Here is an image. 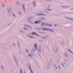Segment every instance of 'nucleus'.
I'll list each match as a JSON object with an SVG mask.
<instances>
[{"instance_id": "obj_16", "label": "nucleus", "mask_w": 73, "mask_h": 73, "mask_svg": "<svg viewBox=\"0 0 73 73\" xmlns=\"http://www.w3.org/2000/svg\"><path fill=\"white\" fill-rule=\"evenodd\" d=\"M20 71H21V73H23V72H22V70H21Z\"/></svg>"}, {"instance_id": "obj_22", "label": "nucleus", "mask_w": 73, "mask_h": 73, "mask_svg": "<svg viewBox=\"0 0 73 73\" xmlns=\"http://www.w3.org/2000/svg\"><path fill=\"white\" fill-rule=\"evenodd\" d=\"M48 25V23L46 24V26H47V25Z\"/></svg>"}, {"instance_id": "obj_12", "label": "nucleus", "mask_w": 73, "mask_h": 73, "mask_svg": "<svg viewBox=\"0 0 73 73\" xmlns=\"http://www.w3.org/2000/svg\"><path fill=\"white\" fill-rule=\"evenodd\" d=\"M48 26H49V27H52V25L51 24H49L48 25Z\"/></svg>"}, {"instance_id": "obj_31", "label": "nucleus", "mask_w": 73, "mask_h": 73, "mask_svg": "<svg viewBox=\"0 0 73 73\" xmlns=\"http://www.w3.org/2000/svg\"><path fill=\"white\" fill-rule=\"evenodd\" d=\"M63 8H64V7H63Z\"/></svg>"}, {"instance_id": "obj_15", "label": "nucleus", "mask_w": 73, "mask_h": 73, "mask_svg": "<svg viewBox=\"0 0 73 73\" xmlns=\"http://www.w3.org/2000/svg\"><path fill=\"white\" fill-rule=\"evenodd\" d=\"M17 4H18V5H19V2H17Z\"/></svg>"}, {"instance_id": "obj_10", "label": "nucleus", "mask_w": 73, "mask_h": 73, "mask_svg": "<svg viewBox=\"0 0 73 73\" xmlns=\"http://www.w3.org/2000/svg\"><path fill=\"white\" fill-rule=\"evenodd\" d=\"M23 10H25V7H24V5H23Z\"/></svg>"}, {"instance_id": "obj_14", "label": "nucleus", "mask_w": 73, "mask_h": 73, "mask_svg": "<svg viewBox=\"0 0 73 73\" xmlns=\"http://www.w3.org/2000/svg\"><path fill=\"white\" fill-rule=\"evenodd\" d=\"M31 71L32 73H33V71H32V69H31Z\"/></svg>"}, {"instance_id": "obj_1", "label": "nucleus", "mask_w": 73, "mask_h": 73, "mask_svg": "<svg viewBox=\"0 0 73 73\" xmlns=\"http://www.w3.org/2000/svg\"><path fill=\"white\" fill-rule=\"evenodd\" d=\"M43 30L44 31H49V30L50 32H52V30H49V29H48L46 28H43Z\"/></svg>"}, {"instance_id": "obj_17", "label": "nucleus", "mask_w": 73, "mask_h": 73, "mask_svg": "<svg viewBox=\"0 0 73 73\" xmlns=\"http://www.w3.org/2000/svg\"><path fill=\"white\" fill-rule=\"evenodd\" d=\"M64 55H65V56H67V54H66V53H64Z\"/></svg>"}, {"instance_id": "obj_26", "label": "nucleus", "mask_w": 73, "mask_h": 73, "mask_svg": "<svg viewBox=\"0 0 73 73\" xmlns=\"http://www.w3.org/2000/svg\"><path fill=\"white\" fill-rule=\"evenodd\" d=\"M59 67L60 69H61V67H60V66H59Z\"/></svg>"}, {"instance_id": "obj_5", "label": "nucleus", "mask_w": 73, "mask_h": 73, "mask_svg": "<svg viewBox=\"0 0 73 73\" xmlns=\"http://www.w3.org/2000/svg\"><path fill=\"white\" fill-rule=\"evenodd\" d=\"M7 10H8V12H9V13H10V11H11V8H9Z\"/></svg>"}, {"instance_id": "obj_19", "label": "nucleus", "mask_w": 73, "mask_h": 73, "mask_svg": "<svg viewBox=\"0 0 73 73\" xmlns=\"http://www.w3.org/2000/svg\"><path fill=\"white\" fill-rule=\"evenodd\" d=\"M29 37H31V38H33V37H32V36H29Z\"/></svg>"}, {"instance_id": "obj_6", "label": "nucleus", "mask_w": 73, "mask_h": 73, "mask_svg": "<svg viewBox=\"0 0 73 73\" xmlns=\"http://www.w3.org/2000/svg\"><path fill=\"white\" fill-rule=\"evenodd\" d=\"M44 24H45V23L44 22L42 23H41V25H42V26H44Z\"/></svg>"}, {"instance_id": "obj_28", "label": "nucleus", "mask_w": 73, "mask_h": 73, "mask_svg": "<svg viewBox=\"0 0 73 73\" xmlns=\"http://www.w3.org/2000/svg\"><path fill=\"white\" fill-rule=\"evenodd\" d=\"M69 50V51H70V52H71V51H70V50Z\"/></svg>"}, {"instance_id": "obj_33", "label": "nucleus", "mask_w": 73, "mask_h": 73, "mask_svg": "<svg viewBox=\"0 0 73 73\" xmlns=\"http://www.w3.org/2000/svg\"><path fill=\"white\" fill-rule=\"evenodd\" d=\"M39 29H38V30Z\"/></svg>"}, {"instance_id": "obj_36", "label": "nucleus", "mask_w": 73, "mask_h": 73, "mask_svg": "<svg viewBox=\"0 0 73 73\" xmlns=\"http://www.w3.org/2000/svg\"><path fill=\"white\" fill-rule=\"evenodd\" d=\"M39 50V51H40V50Z\"/></svg>"}, {"instance_id": "obj_20", "label": "nucleus", "mask_w": 73, "mask_h": 73, "mask_svg": "<svg viewBox=\"0 0 73 73\" xmlns=\"http://www.w3.org/2000/svg\"><path fill=\"white\" fill-rule=\"evenodd\" d=\"M25 51H26V52H28V51L27 50V49H26V50H25Z\"/></svg>"}, {"instance_id": "obj_2", "label": "nucleus", "mask_w": 73, "mask_h": 73, "mask_svg": "<svg viewBox=\"0 0 73 73\" xmlns=\"http://www.w3.org/2000/svg\"><path fill=\"white\" fill-rule=\"evenodd\" d=\"M36 15L37 16H45V15L43 14H36Z\"/></svg>"}, {"instance_id": "obj_3", "label": "nucleus", "mask_w": 73, "mask_h": 73, "mask_svg": "<svg viewBox=\"0 0 73 73\" xmlns=\"http://www.w3.org/2000/svg\"><path fill=\"white\" fill-rule=\"evenodd\" d=\"M34 46L35 50H37V44H34Z\"/></svg>"}, {"instance_id": "obj_4", "label": "nucleus", "mask_w": 73, "mask_h": 73, "mask_svg": "<svg viewBox=\"0 0 73 73\" xmlns=\"http://www.w3.org/2000/svg\"><path fill=\"white\" fill-rule=\"evenodd\" d=\"M31 35L32 36H33V35H36L37 34L36 33H32V34H31Z\"/></svg>"}, {"instance_id": "obj_8", "label": "nucleus", "mask_w": 73, "mask_h": 73, "mask_svg": "<svg viewBox=\"0 0 73 73\" xmlns=\"http://www.w3.org/2000/svg\"><path fill=\"white\" fill-rule=\"evenodd\" d=\"M33 5L34 6V7H36V3H35V2H33Z\"/></svg>"}, {"instance_id": "obj_37", "label": "nucleus", "mask_w": 73, "mask_h": 73, "mask_svg": "<svg viewBox=\"0 0 73 73\" xmlns=\"http://www.w3.org/2000/svg\"><path fill=\"white\" fill-rule=\"evenodd\" d=\"M13 44H14V43H13Z\"/></svg>"}, {"instance_id": "obj_9", "label": "nucleus", "mask_w": 73, "mask_h": 73, "mask_svg": "<svg viewBox=\"0 0 73 73\" xmlns=\"http://www.w3.org/2000/svg\"><path fill=\"white\" fill-rule=\"evenodd\" d=\"M40 23H41V21H39L38 22V24H40Z\"/></svg>"}, {"instance_id": "obj_11", "label": "nucleus", "mask_w": 73, "mask_h": 73, "mask_svg": "<svg viewBox=\"0 0 73 73\" xmlns=\"http://www.w3.org/2000/svg\"><path fill=\"white\" fill-rule=\"evenodd\" d=\"M34 23L35 24H38V21H36L34 22Z\"/></svg>"}, {"instance_id": "obj_38", "label": "nucleus", "mask_w": 73, "mask_h": 73, "mask_svg": "<svg viewBox=\"0 0 73 73\" xmlns=\"http://www.w3.org/2000/svg\"><path fill=\"white\" fill-rule=\"evenodd\" d=\"M30 68H31V67H30Z\"/></svg>"}, {"instance_id": "obj_18", "label": "nucleus", "mask_w": 73, "mask_h": 73, "mask_svg": "<svg viewBox=\"0 0 73 73\" xmlns=\"http://www.w3.org/2000/svg\"><path fill=\"white\" fill-rule=\"evenodd\" d=\"M18 45L19 46H20V45H19V42H18Z\"/></svg>"}, {"instance_id": "obj_24", "label": "nucleus", "mask_w": 73, "mask_h": 73, "mask_svg": "<svg viewBox=\"0 0 73 73\" xmlns=\"http://www.w3.org/2000/svg\"><path fill=\"white\" fill-rule=\"evenodd\" d=\"M47 10L48 11H50V10H49V9H47Z\"/></svg>"}, {"instance_id": "obj_39", "label": "nucleus", "mask_w": 73, "mask_h": 73, "mask_svg": "<svg viewBox=\"0 0 73 73\" xmlns=\"http://www.w3.org/2000/svg\"><path fill=\"white\" fill-rule=\"evenodd\" d=\"M28 65H29V64H28Z\"/></svg>"}, {"instance_id": "obj_23", "label": "nucleus", "mask_w": 73, "mask_h": 73, "mask_svg": "<svg viewBox=\"0 0 73 73\" xmlns=\"http://www.w3.org/2000/svg\"><path fill=\"white\" fill-rule=\"evenodd\" d=\"M55 26H57V24H55Z\"/></svg>"}, {"instance_id": "obj_21", "label": "nucleus", "mask_w": 73, "mask_h": 73, "mask_svg": "<svg viewBox=\"0 0 73 73\" xmlns=\"http://www.w3.org/2000/svg\"><path fill=\"white\" fill-rule=\"evenodd\" d=\"M2 6H3V7H4V4L2 5Z\"/></svg>"}, {"instance_id": "obj_40", "label": "nucleus", "mask_w": 73, "mask_h": 73, "mask_svg": "<svg viewBox=\"0 0 73 73\" xmlns=\"http://www.w3.org/2000/svg\"><path fill=\"white\" fill-rule=\"evenodd\" d=\"M73 21V20H72Z\"/></svg>"}, {"instance_id": "obj_35", "label": "nucleus", "mask_w": 73, "mask_h": 73, "mask_svg": "<svg viewBox=\"0 0 73 73\" xmlns=\"http://www.w3.org/2000/svg\"><path fill=\"white\" fill-rule=\"evenodd\" d=\"M28 36H29V35H28Z\"/></svg>"}, {"instance_id": "obj_30", "label": "nucleus", "mask_w": 73, "mask_h": 73, "mask_svg": "<svg viewBox=\"0 0 73 73\" xmlns=\"http://www.w3.org/2000/svg\"><path fill=\"white\" fill-rule=\"evenodd\" d=\"M37 36H38V35H37Z\"/></svg>"}, {"instance_id": "obj_25", "label": "nucleus", "mask_w": 73, "mask_h": 73, "mask_svg": "<svg viewBox=\"0 0 73 73\" xmlns=\"http://www.w3.org/2000/svg\"><path fill=\"white\" fill-rule=\"evenodd\" d=\"M24 29H26V28L24 27Z\"/></svg>"}, {"instance_id": "obj_27", "label": "nucleus", "mask_w": 73, "mask_h": 73, "mask_svg": "<svg viewBox=\"0 0 73 73\" xmlns=\"http://www.w3.org/2000/svg\"><path fill=\"white\" fill-rule=\"evenodd\" d=\"M13 16H15V15H13Z\"/></svg>"}, {"instance_id": "obj_34", "label": "nucleus", "mask_w": 73, "mask_h": 73, "mask_svg": "<svg viewBox=\"0 0 73 73\" xmlns=\"http://www.w3.org/2000/svg\"><path fill=\"white\" fill-rule=\"evenodd\" d=\"M49 7V6H48V7Z\"/></svg>"}, {"instance_id": "obj_29", "label": "nucleus", "mask_w": 73, "mask_h": 73, "mask_svg": "<svg viewBox=\"0 0 73 73\" xmlns=\"http://www.w3.org/2000/svg\"><path fill=\"white\" fill-rule=\"evenodd\" d=\"M43 38H45L43 37Z\"/></svg>"}, {"instance_id": "obj_13", "label": "nucleus", "mask_w": 73, "mask_h": 73, "mask_svg": "<svg viewBox=\"0 0 73 73\" xmlns=\"http://www.w3.org/2000/svg\"><path fill=\"white\" fill-rule=\"evenodd\" d=\"M28 56H29V57H31V54H28Z\"/></svg>"}, {"instance_id": "obj_7", "label": "nucleus", "mask_w": 73, "mask_h": 73, "mask_svg": "<svg viewBox=\"0 0 73 73\" xmlns=\"http://www.w3.org/2000/svg\"><path fill=\"white\" fill-rule=\"evenodd\" d=\"M31 52L32 53H33L34 52H35V50H31Z\"/></svg>"}, {"instance_id": "obj_32", "label": "nucleus", "mask_w": 73, "mask_h": 73, "mask_svg": "<svg viewBox=\"0 0 73 73\" xmlns=\"http://www.w3.org/2000/svg\"><path fill=\"white\" fill-rule=\"evenodd\" d=\"M20 15H21V14H20Z\"/></svg>"}]
</instances>
